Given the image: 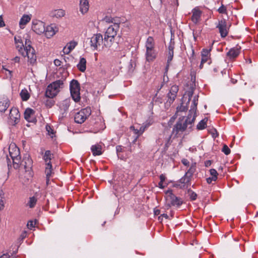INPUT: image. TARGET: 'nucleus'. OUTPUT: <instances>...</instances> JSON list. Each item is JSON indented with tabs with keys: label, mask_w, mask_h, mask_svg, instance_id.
Wrapping results in <instances>:
<instances>
[{
	"label": "nucleus",
	"mask_w": 258,
	"mask_h": 258,
	"mask_svg": "<svg viewBox=\"0 0 258 258\" xmlns=\"http://www.w3.org/2000/svg\"><path fill=\"white\" fill-rule=\"evenodd\" d=\"M56 32V28L52 25H50L45 27V32L43 33L47 38H49L52 37Z\"/></svg>",
	"instance_id": "16"
},
{
	"label": "nucleus",
	"mask_w": 258,
	"mask_h": 258,
	"mask_svg": "<svg viewBox=\"0 0 258 258\" xmlns=\"http://www.w3.org/2000/svg\"><path fill=\"white\" fill-rule=\"evenodd\" d=\"M14 40L16 44L20 43V42H21V40L18 39L16 37H15Z\"/></svg>",
	"instance_id": "62"
},
{
	"label": "nucleus",
	"mask_w": 258,
	"mask_h": 258,
	"mask_svg": "<svg viewBox=\"0 0 258 258\" xmlns=\"http://www.w3.org/2000/svg\"><path fill=\"white\" fill-rule=\"evenodd\" d=\"M181 162H182V163L183 165H185V166H189V161H188L187 159H182V160H181Z\"/></svg>",
	"instance_id": "52"
},
{
	"label": "nucleus",
	"mask_w": 258,
	"mask_h": 258,
	"mask_svg": "<svg viewBox=\"0 0 258 258\" xmlns=\"http://www.w3.org/2000/svg\"><path fill=\"white\" fill-rule=\"evenodd\" d=\"M196 171V163H192L190 165V168L187 170V171L185 173L186 174L188 175V176H190V177L192 176L193 173Z\"/></svg>",
	"instance_id": "37"
},
{
	"label": "nucleus",
	"mask_w": 258,
	"mask_h": 258,
	"mask_svg": "<svg viewBox=\"0 0 258 258\" xmlns=\"http://www.w3.org/2000/svg\"><path fill=\"white\" fill-rule=\"evenodd\" d=\"M9 151L10 156L11 158L17 157V156H19L20 154L19 149L14 143L10 144Z\"/></svg>",
	"instance_id": "15"
},
{
	"label": "nucleus",
	"mask_w": 258,
	"mask_h": 258,
	"mask_svg": "<svg viewBox=\"0 0 258 258\" xmlns=\"http://www.w3.org/2000/svg\"><path fill=\"white\" fill-rule=\"evenodd\" d=\"M63 86V81L58 80L49 85L46 90V96L49 98H53L59 92L60 89Z\"/></svg>",
	"instance_id": "4"
},
{
	"label": "nucleus",
	"mask_w": 258,
	"mask_h": 258,
	"mask_svg": "<svg viewBox=\"0 0 258 258\" xmlns=\"http://www.w3.org/2000/svg\"><path fill=\"white\" fill-rule=\"evenodd\" d=\"M145 47L146 50L155 49V42L152 37H149L146 42Z\"/></svg>",
	"instance_id": "23"
},
{
	"label": "nucleus",
	"mask_w": 258,
	"mask_h": 258,
	"mask_svg": "<svg viewBox=\"0 0 258 258\" xmlns=\"http://www.w3.org/2000/svg\"><path fill=\"white\" fill-rule=\"evenodd\" d=\"M217 28L219 29V33L222 37H225L228 33V27L225 19H222L219 21Z\"/></svg>",
	"instance_id": "12"
},
{
	"label": "nucleus",
	"mask_w": 258,
	"mask_h": 258,
	"mask_svg": "<svg viewBox=\"0 0 258 258\" xmlns=\"http://www.w3.org/2000/svg\"><path fill=\"white\" fill-rule=\"evenodd\" d=\"M195 118V114L192 115V114H188L185 118L183 117L182 119H180L173 128V133L175 132L176 134H177L179 132H183L187 128L190 129Z\"/></svg>",
	"instance_id": "2"
},
{
	"label": "nucleus",
	"mask_w": 258,
	"mask_h": 258,
	"mask_svg": "<svg viewBox=\"0 0 258 258\" xmlns=\"http://www.w3.org/2000/svg\"><path fill=\"white\" fill-rule=\"evenodd\" d=\"M91 152L94 156L101 155L102 152V147L101 145L98 144L93 145L91 147Z\"/></svg>",
	"instance_id": "18"
},
{
	"label": "nucleus",
	"mask_w": 258,
	"mask_h": 258,
	"mask_svg": "<svg viewBox=\"0 0 258 258\" xmlns=\"http://www.w3.org/2000/svg\"><path fill=\"white\" fill-rule=\"evenodd\" d=\"M218 12L220 14H226L227 9L225 6L222 5V6L218 9Z\"/></svg>",
	"instance_id": "41"
},
{
	"label": "nucleus",
	"mask_w": 258,
	"mask_h": 258,
	"mask_svg": "<svg viewBox=\"0 0 258 258\" xmlns=\"http://www.w3.org/2000/svg\"><path fill=\"white\" fill-rule=\"evenodd\" d=\"M54 63L56 66L59 67L61 65V62L58 59H55L54 60Z\"/></svg>",
	"instance_id": "54"
},
{
	"label": "nucleus",
	"mask_w": 258,
	"mask_h": 258,
	"mask_svg": "<svg viewBox=\"0 0 258 258\" xmlns=\"http://www.w3.org/2000/svg\"><path fill=\"white\" fill-rule=\"evenodd\" d=\"M52 157L53 155L51 154L50 151L49 150L45 151L43 157V159L45 163V173L46 176L47 184H48L49 178L53 174L52 165L51 163V160Z\"/></svg>",
	"instance_id": "5"
},
{
	"label": "nucleus",
	"mask_w": 258,
	"mask_h": 258,
	"mask_svg": "<svg viewBox=\"0 0 258 258\" xmlns=\"http://www.w3.org/2000/svg\"><path fill=\"white\" fill-rule=\"evenodd\" d=\"M209 50L207 49H204L202 52V56L208 57Z\"/></svg>",
	"instance_id": "47"
},
{
	"label": "nucleus",
	"mask_w": 258,
	"mask_h": 258,
	"mask_svg": "<svg viewBox=\"0 0 258 258\" xmlns=\"http://www.w3.org/2000/svg\"><path fill=\"white\" fill-rule=\"evenodd\" d=\"M86 118L87 116L82 114H75L74 116L75 121L78 123H82L85 121Z\"/></svg>",
	"instance_id": "27"
},
{
	"label": "nucleus",
	"mask_w": 258,
	"mask_h": 258,
	"mask_svg": "<svg viewBox=\"0 0 258 258\" xmlns=\"http://www.w3.org/2000/svg\"><path fill=\"white\" fill-rule=\"evenodd\" d=\"M222 151L226 155H229L230 153V149L229 148V147L226 145H224L223 147V148L222 149Z\"/></svg>",
	"instance_id": "40"
},
{
	"label": "nucleus",
	"mask_w": 258,
	"mask_h": 258,
	"mask_svg": "<svg viewBox=\"0 0 258 258\" xmlns=\"http://www.w3.org/2000/svg\"><path fill=\"white\" fill-rule=\"evenodd\" d=\"M28 37H29L28 35L25 38V45L21 40L20 43L16 44V47L23 56L27 57L28 62L33 64L36 61V55L34 49L31 45V42Z\"/></svg>",
	"instance_id": "1"
},
{
	"label": "nucleus",
	"mask_w": 258,
	"mask_h": 258,
	"mask_svg": "<svg viewBox=\"0 0 258 258\" xmlns=\"http://www.w3.org/2000/svg\"><path fill=\"white\" fill-rule=\"evenodd\" d=\"M201 15V12L200 11L196 9L193 10L191 17L192 21L195 23H197L200 20Z\"/></svg>",
	"instance_id": "25"
},
{
	"label": "nucleus",
	"mask_w": 258,
	"mask_h": 258,
	"mask_svg": "<svg viewBox=\"0 0 258 258\" xmlns=\"http://www.w3.org/2000/svg\"><path fill=\"white\" fill-rule=\"evenodd\" d=\"M208 121V118L205 117L202 120H201L197 125V128L198 130H202L205 129L207 127V123Z\"/></svg>",
	"instance_id": "29"
},
{
	"label": "nucleus",
	"mask_w": 258,
	"mask_h": 258,
	"mask_svg": "<svg viewBox=\"0 0 258 258\" xmlns=\"http://www.w3.org/2000/svg\"><path fill=\"white\" fill-rule=\"evenodd\" d=\"M185 95L183 98V100L185 99ZM187 103H184L182 100L180 106L177 107V112H186L187 110Z\"/></svg>",
	"instance_id": "33"
},
{
	"label": "nucleus",
	"mask_w": 258,
	"mask_h": 258,
	"mask_svg": "<svg viewBox=\"0 0 258 258\" xmlns=\"http://www.w3.org/2000/svg\"><path fill=\"white\" fill-rule=\"evenodd\" d=\"M86 111V113H89L91 112V108H86L85 109H84L83 110V113H85L84 111Z\"/></svg>",
	"instance_id": "61"
},
{
	"label": "nucleus",
	"mask_w": 258,
	"mask_h": 258,
	"mask_svg": "<svg viewBox=\"0 0 258 258\" xmlns=\"http://www.w3.org/2000/svg\"><path fill=\"white\" fill-rule=\"evenodd\" d=\"M209 132L212 134L213 138H216L218 136L217 131L214 128L212 129Z\"/></svg>",
	"instance_id": "48"
},
{
	"label": "nucleus",
	"mask_w": 258,
	"mask_h": 258,
	"mask_svg": "<svg viewBox=\"0 0 258 258\" xmlns=\"http://www.w3.org/2000/svg\"><path fill=\"white\" fill-rule=\"evenodd\" d=\"M34 112L35 111L33 109H32L30 108H27L25 110L24 113H34Z\"/></svg>",
	"instance_id": "58"
},
{
	"label": "nucleus",
	"mask_w": 258,
	"mask_h": 258,
	"mask_svg": "<svg viewBox=\"0 0 258 258\" xmlns=\"http://www.w3.org/2000/svg\"><path fill=\"white\" fill-rule=\"evenodd\" d=\"M3 192L2 190H0V210H2L4 207V203L3 200Z\"/></svg>",
	"instance_id": "42"
},
{
	"label": "nucleus",
	"mask_w": 258,
	"mask_h": 258,
	"mask_svg": "<svg viewBox=\"0 0 258 258\" xmlns=\"http://www.w3.org/2000/svg\"><path fill=\"white\" fill-rule=\"evenodd\" d=\"M146 58L149 62L153 61L156 57V52L155 50H147L146 51Z\"/></svg>",
	"instance_id": "19"
},
{
	"label": "nucleus",
	"mask_w": 258,
	"mask_h": 258,
	"mask_svg": "<svg viewBox=\"0 0 258 258\" xmlns=\"http://www.w3.org/2000/svg\"><path fill=\"white\" fill-rule=\"evenodd\" d=\"M69 101L67 100H66L63 102V103H62L63 105H65L64 108H68L69 107Z\"/></svg>",
	"instance_id": "59"
},
{
	"label": "nucleus",
	"mask_w": 258,
	"mask_h": 258,
	"mask_svg": "<svg viewBox=\"0 0 258 258\" xmlns=\"http://www.w3.org/2000/svg\"><path fill=\"white\" fill-rule=\"evenodd\" d=\"M13 163V167L15 169H17L19 167H21V157L20 155L19 156H17V157H14L11 158Z\"/></svg>",
	"instance_id": "31"
},
{
	"label": "nucleus",
	"mask_w": 258,
	"mask_h": 258,
	"mask_svg": "<svg viewBox=\"0 0 258 258\" xmlns=\"http://www.w3.org/2000/svg\"><path fill=\"white\" fill-rule=\"evenodd\" d=\"M37 201V199L34 196L30 197L27 205L29 208H32L35 206Z\"/></svg>",
	"instance_id": "35"
},
{
	"label": "nucleus",
	"mask_w": 258,
	"mask_h": 258,
	"mask_svg": "<svg viewBox=\"0 0 258 258\" xmlns=\"http://www.w3.org/2000/svg\"><path fill=\"white\" fill-rule=\"evenodd\" d=\"M192 94H193V92H192V91H188L186 95L188 96V100H187V103H189V101L191 99V98L192 96ZM186 95V94L185 95Z\"/></svg>",
	"instance_id": "50"
},
{
	"label": "nucleus",
	"mask_w": 258,
	"mask_h": 258,
	"mask_svg": "<svg viewBox=\"0 0 258 258\" xmlns=\"http://www.w3.org/2000/svg\"><path fill=\"white\" fill-rule=\"evenodd\" d=\"M178 91V87L177 86L173 85L171 87L169 92L167 96L168 99L165 103L166 106H169L173 103L176 97Z\"/></svg>",
	"instance_id": "9"
},
{
	"label": "nucleus",
	"mask_w": 258,
	"mask_h": 258,
	"mask_svg": "<svg viewBox=\"0 0 258 258\" xmlns=\"http://www.w3.org/2000/svg\"><path fill=\"white\" fill-rule=\"evenodd\" d=\"M35 223H33V221H30L27 223V227L29 229H31L32 228L34 227Z\"/></svg>",
	"instance_id": "49"
},
{
	"label": "nucleus",
	"mask_w": 258,
	"mask_h": 258,
	"mask_svg": "<svg viewBox=\"0 0 258 258\" xmlns=\"http://www.w3.org/2000/svg\"><path fill=\"white\" fill-rule=\"evenodd\" d=\"M5 26L4 21H3V16H0V27H3Z\"/></svg>",
	"instance_id": "53"
},
{
	"label": "nucleus",
	"mask_w": 258,
	"mask_h": 258,
	"mask_svg": "<svg viewBox=\"0 0 258 258\" xmlns=\"http://www.w3.org/2000/svg\"><path fill=\"white\" fill-rule=\"evenodd\" d=\"M19 60H20V58H19V57H15L14 58V61H15V62H19Z\"/></svg>",
	"instance_id": "63"
},
{
	"label": "nucleus",
	"mask_w": 258,
	"mask_h": 258,
	"mask_svg": "<svg viewBox=\"0 0 258 258\" xmlns=\"http://www.w3.org/2000/svg\"><path fill=\"white\" fill-rule=\"evenodd\" d=\"M9 104L8 101L6 100L4 102H0V112H5L8 107H9Z\"/></svg>",
	"instance_id": "36"
},
{
	"label": "nucleus",
	"mask_w": 258,
	"mask_h": 258,
	"mask_svg": "<svg viewBox=\"0 0 258 258\" xmlns=\"http://www.w3.org/2000/svg\"><path fill=\"white\" fill-rule=\"evenodd\" d=\"M198 96H195L190 105V108L189 110V113H196L197 105L198 104Z\"/></svg>",
	"instance_id": "26"
},
{
	"label": "nucleus",
	"mask_w": 258,
	"mask_h": 258,
	"mask_svg": "<svg viewBox=\"0 0 258 258\" xmlns=\"http://www.w3.org/2000/svg\"><path fill=\"white\" fill-rule=\"evenodd\" d=\"M190 198L192 200H195L197 199V195L194 191H189Z\"/></svg>",
	"instance_id": "45"
},
{
	"label": "nucleus",
	"mask_w": 258,
	"mask_h": 258,
	"mask_svg": "<svg viewBox=\"0 0 258 258\" xmlns=\"http://www.w3.org/2000/svg\"><path fill=\"white\" fill-rule=\"evenodd\" d=\"M0 258H8V255L7 254H4L1 256Z\"/></svg>",
	"instance_id": "64"
},
{
	"label": "nucleus",
	"mask_w": 258,
	"mask_h": 258,
	"mask_svg": "<svg viewBox=\"0 0 258 258\" xmlns=\"http://www.w3.org/2000/svg\"><path fill=\"white\" fill-rule=\"evenodd\" d=\"M190 176L185 174V175L181 178L176 184V186L179 187L180 188H187L190 185Z\"/></svg>",
	"instance_id": "13"
},
{
	"label": "nucleus",
	"mask_w": 258,
	"mask_h": 258,
	"mask_svg": "<svg viewBox=\"0 0 258 258\" xmlns=\"http://www.w3.org/2000/svg\"><path fill=\"white\" fill-rule=\"evenodd\" d=\"M146 128V126H141L140 127V128H135V126H131V129L133 130L135 134L138 135V137L142 135L143 132L145 131V128Z\"/></svg>",
	"instance_id": "32"
},
{
	"label": "nucleus",
	"mask_w": 258,
	"mask_h": 258,
	"mask_svg": "<svg viewBox=\"0 0 258 258\" xmlns=\"http://www.w3.org/2000/svg\"><path fill=\"white\" fill-rule=\"evenodd\" d=\"M210 173L211 176L215 177V178L217 179L218 173L215 169H210Z\"/></svg>",
	"instance_id": "43"
},
{
	"label": "nucleus",
	"mask_w": 258,
	"mask_h": 258,
	"mask_svg": "<svg viewBox=\"0 0 258 258\" xmlns=\"http://www.w3.org/2000/svg\"><path fill=\"white\" fill-rule=\"evenodd\" d=\"M119 28V25L118 23H114L110 25L106 30L104 35V41H107L109 40L110 42L112 41L114 37L117 34Z\"/></svg>",
	"instance_id": "7"
},
{
	"label": "nucleus",
	"mask_w": 258,
	"mask_h": 258,
	"mask_svg": "<svg viewBox=\"0 0 258 258\" xmlns=\"http://www.w3.org/2000/svg\"><path fill=\"white\" fill-rule=\"evenodd\" d=\"M31 15H24L21 18L19 22V25L21 28L23 29L25 26L31 20Z\"/></svg>",
	"instance_id": "21"
},
{
	"label": "nucleus",
	"mask_w": 258,
	"mask_h": 258,
	"mask_svg": "<svg viewBox=\"0 0 258 258\" xmlns=\"http://www.w3.org/2000/svg\"><path fill=\"white\" fill-rule=\"evenodd\" d=\"M72 50L68 49L67 46H66L63 49V52L64 54H68Z\"/></svg>",
	"instance_id": "55"
},
{
	"label": "nucleus",
	"mask_w": 258,
	"mask_h": 258,
	"mask_svg": "<svg viewBox=\"0 0 258 258\" xmlns=\"http://www.w3.org/2000/svg\"><path fill=\"white\" fill-rule=\"evenodd\" d=\"M70 90L72 99L75 102H78L80 100V86L77 80H73L70 84Z\"/></svg>",
	"instance_id": "6"
},
{
	"label": "nucleus",
	"mask_w": 258,
	"mask_h": 258,
	"mask_svg": "<svg viewBox=\"0 0 258 258\" xmlns=\"http://www.w3.org/2000/svg\"><path fill=\"white\" fill-rule=\"evenodd\" d=\"M158 186L159 188L163 189L164 188L165 186L163 185V182H161V181H160L158 183Z\"/></svg>",
	"instance_id": "60"
},
{
	"label": "nucleus",
	"mask_w": 258,
	"mask_h": 258,
	"mask_svg": "<svg viewBox=\"0 0 258 258\" xmlns=\"http://www.w3.org/2000/svg\"><path fill=\"white\" fill-rule=\"evenodd\" d=\"M86 59L84 57H82L80 58L79 63H78L77 67L78 69L82 72H84L86 69Z\"/></svg>",
	"instance_id": "28"
},
{
	"label": "nucleus",
	"mask_w": 258,
	"mask_h": 258,
	"mask_svg": "<svg viewBox=\"0 0 258 258\" xmlns=\"http://www.w3.org/2000/svg\"><path fill=\"white\" fill-rule=\"evenodd\" d=\"M103 36L100 34L93 35L90 38V46L93 50H97L103 43Z\"/></svg>",
	"instance_id": "8"
},
{
	"label": "nucleus",
	"mask_w": 258,
	"mask_h": 258,
	"mask_svg": "<svg viewBox=\"0 0 258 258\" xmlns=\"http://www.w3.org/2000/svg\"><path fill=\"white\" fill-rule=\"evenodd\" d=\"M159 178L160 179V181H161V182H163L166 179L165 175L163 174H161L159 176Z\"/></svg>",
	"instance_id": "56"
},
{
	"label": "nucleus",
	"mask_w": 258,
	"mask_h": 258,
	"mask_svg": "<svg viewBox=\"0 0 258 258\" xmlns=\"http://www.w3.org/2000/svg\"><path fill=\"white\" fill-rule=\"evenodd\" d=\"M25 119L29 122H36L35 114H24Z\"/></svg>",
	"instance_id": "30"
},
{
	"label": "nucleus",
	"mask_w": 258,
	"mask_h": 258,
	"mask_svg": "<svg viewBox=\"0 0 258 258\" xmlns=\"http://www.w3.org/2000/svg\"><path fill=\"white\" fill-rule=\"evenodd\" d=\"M165 199L166 206L167 207L171 206L179 207L182 205L183 202L181 198L175 196L172 192V190L169 189L165 192Z\"/></svg>",
	"instance_id": "3"
},
{
	"label": "nucleus",
	"mask_w": 258,
	"mask_h": 258,
	"mask_svg": "<svg viewBox=\"0 0 258 258\" xmlns=\"http://www.w3.org/2000/svg\"><path fill=\"white\" fill-rule=\"evenodd\" d=\"M32 30L38 34H41L45 32V27L44 23L38 20L32 21Z\"/></svg>",
	"instance_id": "11"
},
{
	"label": "nucleus",
	"mask_w": 258,
	"mask_h": 258,
	"mask_svg": "<svg viewBox=\"0 0 258 258\" xmlns=\"http://www.w3.org/2000/svg\"><path fill=\"white\" fill-rule=\"evenodd\" d=\"M14 112V113H19V111L16 107H13L10 110V113Z\"/></svg>",
	"instance_id": "57"
},
{
	"label": "nucleus",
	"mask_w": 258,
	"mask_h": 258,
	"mask_svg": "<svg viewBox=\"0 0 258 258\" xmlns=\"http://www.w3.org/2000/svg\"><path fill=\"white\" fill-rule=\"evenodd\" d=\"M89 9V0H80L79 10L82 15L87 13Z\"/></svg>",
	"instance_id": "14"
},
{
	"label": "nucleus",
	"mask_w": 258,
	"mask_h": 258,
	"mask_svg": "<svg viewBox=\"0 0 258 258\" xmlns=\"http://www.w3.org/2000/svg\"><path fill=\"white\" fill-rule=\"evenodd\" d=\"M32 164L33 162L29 155L26 154L24 156L23 159L21 161V167L23 168L26 172L30 173L32 167Z\"/></svg>",
	"instance_id": "10"
},
{
	"label": "nucleus",
	"mask_w": 258,
	"mask_h": 258,
	"mask_svg": "<svg viewBox=\"0 0 258 258\" xmlns=\"http://www.w3.org/2000/svg\"><path fill=\"white\" fill-rule=\"evenodd\" d=\"M174 48V42L172 41L171 40L170 42L169 45L168 46V54L167 57V63L169 64L170 62L172 60L173 56V49Z\"/></svg>",
	"instance_id": "22"
},
{
	"label": "nucleus",
	"mask_w": 258,
	"mask_h": 258,
	"mask_svg": "<svg viewBox=\"0 0 258 258\" xmlns=\"http://www.w3.org/2000/svg\"><path fill=\"white\" fill-rule=\"evenodd\" d=\"M20 96L23 101H27L30 97V95L27 89H24L20 92Z\"/></svg>",
	"instance_id": "34"
},
{
	"label": "nucleus",
	"mask_w": 258,
	"mask_h": 258,
	"mask_svg": "<svg viewBox=\"0 0 258 258\" xmlns=\"http://www.w3.org/2000/svg\"><path fill=\"white\" fill-rule=\"evenodd\" d=\"M217 179L215 178V177H209L206 179L207 182L208 183L210 184L212 183L213 181H216Z\"/></svg>",
	"instance_id": "46"
},
{
	"label": "nucleus",
	"mask_w": 258,
	"mask_h": 258,
	"mask_svg": "<svg viewBox=\"0 0 258 258\" xmlns=\"http://www.w3.org/2000/svg\"><path fill=\"white\" fill-rule=\"evenodd\" d=\"M77 45V42L76 41H71L67 45L68 49L72 50L74 49Z\"/></svg>",
	"instance_id": "38"
},
{
	"label": "nucleus",
	"mask_w": 258,
	"mask_h": 258,
	"mask_svg": "<svg viewBox=\"0 0 258 258\" xmlns=\"http://www.w3.org/2000/svg\"><path fill=\"white\" fill-rule=\"evenodd\" d=\"M201 65H203L204 63L208 61V57L202 56Z\"/></svg>",
	"instance_id": "51"
},
{
	"label": "nucleus",
	"mask_w": 258,
	"mask_h": 258,
	"mask_svg": "<svg viewBox=\"0 0 258 258\" xmlns=\"http://www.w3.org/2000/svg\"><path fill=\"white\" fill-rule=\"evenodd\" d=\"M240 47H234L231 48L228 52L227 56L229 57L230 58H234L237 57L239 54V49Z\"/></svg>",
	"instance_id": "24"
},
{
	"label": "nucleus",
	"mask_w": 258,
	"mask_h": 258,
	"mask_svg": "<svg viewBox=\"0 0 258 258\" xmlns=\"http://www.w3.org/2000/svg\"><path fill=\"white\" fill-rule=\"evenodd\" d=\"M65 14V11L62 9L54 10L50 13L51 17H55L56 18H62L64 16Z\"/></svg>",
	"instance_id": "20"
},
{
	"label": "nucleus",
	"mask_w": 258,
	"mask_h": 258,
	"mask_svg": "<svg viewBox=\"0 0 258 258\" xmlns=\"http://www.w3.org/2000/svg\"><path fill=\"white\" fill-rule=\"evenodd\" d=\"M116 152H117V154L118 157L121 158V155H120V153L123 150L122 147L121 146H117L116 147Z\"/></svg>",
	"instance_id": "44"
},
{
	"label": "nucleus",
	"mask_w": 258,
	"mask_h": 258,
	"mask_svg": "<svg viewBox=\"0 0 258 258\" xmlns=\"http://www.w3.org/2000/svg\"><path fill=\"white\" fill-rule=\"evenodd\" d=\"M46 130L47 131L48 134L51 136V138H52L54 135V133L53 130L51 127V126L50 125H49L48 124H46Z\"/></svg>",
	"instance_id": "39"
},
{
	"label": "nucleus",
	"mask_w": 258,
	"mask_h": 258,
	"mask_svg": "<svg viewBox=\"0 0 258 258\" xmlns=\"http://www.w3.org/2000/svg\"><path fill=\"white\" fill-rule=\"evenodd\" d=\"M20 114H9L8 117V123L11 125L18 123L20 120Z\"/></svg>",
	"instance_id": "17"
}]
</instances>
